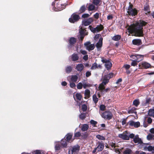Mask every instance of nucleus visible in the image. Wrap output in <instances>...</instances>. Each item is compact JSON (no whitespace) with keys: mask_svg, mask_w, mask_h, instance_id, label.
I'll use <instances>...</instances> for the list:
<instances>
[{"mask_svg":"<svg viewBox=\"0 0 154 154\" xmlns=\"http://www.w3.org/2000/svg\"><path fill=\"white\" fill-rule=\"evenodd\" d=\"M147 23L144 21L140 20L131 24L128 29L129 32L133 33L136 36H142L143 35V27L145 26Z\"/></svg>","mask_w":154,"mask_h":154,"instance_id":"obj_1","label":"nucleus"},{"mask_svg":"<svg viewBox=\"0 0 154 154\" xmlns=\"http://www.w3.org/2000/svg\"><path fill=\"white\" fill-rule=\"evenodd\" d=\"M55 2H53L52 5L53 7H53V10L54 11H60L62 10L63 9L65 8V7L67 5V4H65L62 5L60 4H59L58 3H56V7H55V6L54 5H55Z\"/></svg>","mask_w":154,"mask_h":154,"instance_id":"obj_2","label":"nucleus"},{"mask_svg":"<svg viewBox=\"0 0 154 154\" xmlns=\"http://www.w3.org/2000/svg\"><path fill=\"white\" fill-rule=\"evenodd\" d=\"M137 10L134 8H133L131 5H129L127 11V13L129 15L135 16L137 14Z\"/></svg>","mask_w":154,"mask_h":154,"instance_id":"obj_3","label":"nucleus"},{"mask_svg":"<svg viewBox=\"0 0 154 154\" xmlns=\"http://www.w3.org/2000/svg\"><path fill=\"white\" fill-rule=\"evenodd\" d=\"M88 27L91 31L94 33H97L102 30L103 28V26L101 24L97 25L95 28H93L91 26H89Z\"/></svg>","mask_w":154,"mask_h":154,"instance_id":"obj_4","label":"nucleus"},{"mask_svg":"<svg viewBox=\"0 0 154 154\" xmlns=\"http://www.w3.org/2000/svg\"><path fill=\"white\" fill-rule=\"evenodd\" d=\"M101 116L104 119L109 120L112 118V115L111 112L106 111L102 114Z\"/></svg>","mask_w":154,"mask_h":154,"instance_id":"obj_5","label":"nucleus"},{"mask_svg":"<svg viewBox=\"0 0 154 154\" xmlns=\"http://www.w3.org/2000/svg\"><path fill=\"white\" fill-rule=\"evenodd\" d=\"M102 79L103 81L98 87L99 89H104V86L109 82V80L104 75Z\"/></svg>","mask_w":154,"mask_h":154,"instance_id":"obj_6","label":"nucleus"},{"mask_svg":"<svg viewBox=\"0 0 154 154\" xmlns=\"http://www.w3.org/2000/svg\"><path fill=\"white\" fill-rule=\"evenodd\" d=\"M80 18L79 15L73 13L71 16V17L69 19V21L71 23H74L78 21Z\"/></svg>","mask_w":154,"mask_h":154,"instance_id":"obj_7","label":"nucleus"},{"mask_svg":"<svg viewBox=\"0 0 154 154\" xmlns=\"http://www.w3.org/2000/svg\"><path fill=\"white\" fill-rule=\"evenodd\" d=\"M80 146L78 145L74 146L71 150V153L70 150L69 151V154H77L80 150Z\"/></svg>","mask_w":154,"mask_h":154,"instance_id":"obj_8","label":"nucleus"},{"mask_svg":"<svg viewBox=\"0 0 154 154\" xmlns=\"http://www.w3.org/2000/svg\"><path fill=\"white\" fill-rule=\"evenodd\" d=\"M101 61L103 63H105V67L108 70L110 69L112 67V64L109 60L103 58L101 59Z\"/></svg>","mask_w":154,"mask_h":154,"instance_id":"obj_9","label":"nucleus"},{"mask_svg":"<svg viewBox=\"0 0 154 154\" xmlns=\"http://www.w3.org/2000/svg\"><path fill=\"white\" fill-rule=\"evenodd\" d=\"M129 134L127 131L124 132L123 133L119 134L118 137L124 140H128Z\"/></svg>","mask_w":154,"mask_h":154,"instance_id":"obj_10","label":"nucleus"},{"mask_svg":"<svg viewBox=\"0 0 154 154\" xmlns=\"http://www.w3.org/2000/svg\"><path fill=\"white\" fill-rule=\"evenodd\" d=\"M93 21V19L91 17L85 19L82 21V25L85 26H87L90 25Z\"/></svg>","mask_w":154,"mask_h":154,"instance_id":"obj_11","label":"nucleus"},{"mask_svg":"<svg viewBox=\"0 0 154 154\" xmlns=\"http://www.w3.org/2000/svg\"><path fill=\"white\" fill-rule=\"evenodd\" d=\"M76 42V39L74 37H71L69 38V45H68V48H71L73 45L75 44Z\"/></svg>","mask_w":154,"mask_h":154,"instance_id":"obj_12","label":"nucleus"},{"mask_svg":"<svg viewBox=\"0 0 154 154\" xmlns=\"http://www.w3.org/2000/svg\"><path fill=\"white\" fill-rule=\"evenodd\" d=\"M62 147L60 141H56L54 142V149L56 151L60 150Z\"/></svg>","mask_w":154,"mask_h":154,"instance_id":"obj_13","label":"nucleus"},{"mask_svg":"<svg viewBox=\"0 0 154 154\" xmlns=\"http://www.w3.org/2000/svg\"><path fill=\"white\" fill-rule=\"evenodd\" d=\"M133 141L135 143L138 144H141L143 142L141 139L139 138L138 135H136L134 138Z\"/></svg>","mask_w":154,"mask_h":154,"instance_id":"obj_14","label":"nucleus"},{"mask_svg":"<svg viewBox=\"0 0 154 154\" xmlns=\"http://www.w3.org/2000/svg\"><path fill=\"white\" fill-rule=\"evenodd\" d=\"M102 40L103 39L100 38L96 44V46L97 48L98 51H100L102 45Z\"/></svg>","mask_w":154,"mask_h":154,"instance_id":"obj_15","label":"nucleus"},{"mask_svg":"<svg viewBox=\"0 0 154 154\" xmlns=\"http://www.w3.org/2000/svg\"><path fill=\"white\" fill-rule=\"evenodd\" d=\"M130 125L132 126H134L135 128H138L140 125V123L138 122H135L133 121H130L129 122Z\"/></svg>","mask_w":154,"mask_h":154,"instance_id":"obj_16","label":"nucleus"},{"mask_svg":"<svg viewBox=\"0 0 154 154\" xmlns=\"http://www.w3.org/2000/svg\"><path fill=\"white\" fill-rule=\"evenodd\" d=\"M60 144L62 148H66L67 147V142L66 139H62L61 140Z\"/></svg>","mask_w":154,"mask_h":154,"instance_id":"obj_17","label":"nucleus"},{"mask_svg":"<svg viewBox=\"0 0 154 154\" xmlns=\"http://www.w3.org/2000/svg\"><path fill=\"white\" fill-rule=\"evenodd\" d=\"M143 10L145 12V14H149L150 12V10L149 6V5L146 4L144 5L143 7Z\"/></svg>","mask_w":154,"mask_h":154,"instance_id":"obj_18","label":"nucleus"},{"mask_svg":"<svg viewBox=\"0 0 154 154\" xmlns=\"http://www.w3.org/2000/svg\"><path fill=\"white\" fill-rule=\"evenodd\" d=\"M104 147V144L102 142H100L98 143V145L97 147V151H102Z\"/></svg>","mask_w":154,"mask_h":154,"instance_id":"obj_19","label":"nucleus"},{"mask_svg":"<svg viewBox=\"0 0 154 154\" xmlns=\"http://www.w3.org/2000/svg\"><path fill=\"white\" fill-rule=\"evenodd\" d=\"M132 56L136 57V59L135 60L137 62L142 60L143 58V56L141 55L135 54V55H133Z\"/></svg>","mask_w":154,"mask_h":154,"instance_id":"obj_20","label":"nucleus"},{"mask_svg":"<svg viewBox=\"0 0 154 154\" xmlns=\"http://www.w3.org/2000/svg\"><path fill=\"white\" fill-rule=\"evenodd\" d=\"M84 66L82 64L80 63L78 64L76 66V69L77 71L79 72L82 71L83 69Z\"/></svg>","mask_w":154,"mask_h":154,"instance_id":"obj_21","label":"nucleus"},{"mask_svg":"<svg viewBox=\"0 0 154 154\" xmlns=\"http://www.w3.org/2000/svg\"><path fill=\"white\" fill-rule=\"evenodd\" d=\"M72 134L71 133H68L66 135L65 138H66V139L68 142H69L71 140V141H72Z\"/></svg>","mask_w":154,"mask_h":154,"instance_id":"obj_22","label":"nucleus"},{"mask_svg":"<svg viewBox=\"0 0 154 154\" xmlns=\"http://www.w3.org/2000/svg\"><path fill=\"white\" fill-rule=\"evenodd\" d=\"M79 59V57L77 54L74 53L71 55V59L73 61H77Z\"/></svg>","mask_w":154,"mask_h":154,"instance_id":"obj_23","label":"nucleus"},{"mask_svg":"<svg viewBox=\"0 0 154 154\" xmlns=\"http://www.w3.org/2000/svg\"><path fill=\"white\" fill-rule=\"evenodd\" d=\"M132 42L134 45H139L141 44V41L139 39H134L133 40Z\"/></svg>","mask_w":154,"mask_h":154,"instance_id":"obj_24","label":"nucleus"},{"mask_svg":"<svg viewBox=\"0 0 154 154\" xmlns=\"http://www.w3.org/2000/svg\"><path fill=\"white\" fill-rule=\"evenodd\" d=\"M78 76L76 75H72L70 78L71 81L73 82H76L78 79Z\"/></svg>","mask_w":154,"mask_h":154,"instance_id":"obj_25","label":"nucleus"},{"mask_svg":"<svg viewBox=\"0 0 154 154\" xmlns=\"http://www.w3.org/2000/svg\"><path fill=\"white\" fill-rule=\"evenodd\" d=\"M89 128V126L87 124H83L81 128V130L83 131H87Z\"/></svg>","mask_w":154,"mask_h":154,"instance_id":"obj_26","label":"nucleus"},{"mask_svg":"<svg viewBox=\"0 0 154 154\" xmlns=\"http://www.w3.org/2000/svg\"><path fill=\"white\" fill-rule=\"evenodd\" d=\"M72 69V66H68L65 68V72L67 73H69L71 72Z\"/></svg>","mask_w":154,"mask_h":154,"instance_id":"obj_27","label":"nucleus"},{"mask_svg":"<svg viewBox=\"0 0 154 154\" xmlns=\"http://www.w3.org/2000/svg\"><path fill=\"white\" fill-rule=\"evenodd\" d=\"M95 48V45L94 44H90L87 47L86 49L88 51L93 50Z\"/></svg>","mask_w":154,"mask_h":154,"instance_id":"obj_28","label":"nucleus"},{"mask_svg":"<svg viewBox=\"0 0 154 154\" xmlns=\"http://www.w3.org/2000/svg\"><path fill=\"white\" fill-rule=\"evenodd\" d=\"M142 66L145 69H147L149 68L150 66V64L146 62L143 63L142 64Z\"/></svg>","mask_w":154,"mask_h":154,"instance_id":"obj_29","label":"nucleus"},{"mask_svg":"<svg viewBox=\"0 0 154 154\" xmlns=\"http://www.w3.org/2000/svg\"><path fill=\"white\" fill-rule=\"evenodd\" d=\"M86 9V6L85 5H83L81 7V8L79 11V13H82L84 12Z\"/></svg>","mask_w":154,"mask_h":154,"instance_id":"obj_30","label":"nucleus"},{"mask_svg":"<svg viewBox=\"0 0 154 154\" xmlns=\"http://www.w3.org/2000/svg\"><path fill=\"white\" fill-rule=\"evenodd\" d=\"M121 38V36L119 35H117L112 37V39L115 41H118Z\"/></svg>","mask_w":154,"mask_h":154,"instance_id":"obj_31","label":"nucleus"},{"mask_svg":"<svg viewBox=\"0 0 154 154\" xmlns=\"http://www.w3.org/2000/svg\"><path fill=\"white\" fill-rule=\"evenodd\" d=\"M144 149L145 150H147L149 151H154V146L152 147V146H149L148 147H144Z\"/></svg>","mask_w":154,"mask_h":154,"instance_id":"obj_32","label":"nucleus"},{"mask_svg":"<svg viewBox=\"0 0 154 154\" xmlns=\"http://www.w3.org/2000/svg\"><path fill=\"white\" fill-rule=\"evenodd\" d=\"M136 108L135 107H132L131 109L128 110V112L129 114L131 113H136L137 112L135 111Z\"/></svg>","mask_w":154,"mask_h":154,"instance_id":"obj_33","label":"nucleus"},{"mask_svg":"<svg viewBox=\"0 0 154 154\" xmlns=\"http://www.w3.org/2000/svg\"><path fill=\"white\" fill-rule=\"evenodd\" d=\"M95 8V6L92 4L90 5L88 8V10L89 11L94 10Z\"/></svg>","mask_w":154,"mask_h":154,"instance_id":"obj_34","label":"nucleus"},{"mask_svg":"<svg viewBox=\"0 0 154 154\" xmlns=\"http://www.w3.org/2000/svg\"><path fill=\"white\" fill-rule=\"evenodd\" d=\"M140 102L138 99L134 100L133 104L135 106L137 107L140 104Z\"/></svg>","mask_w":154,"mask_h":154,"instance_id":"obj_35","label":"nucleus"},{"mask_svg":"<svg viewBox=\"0 0 154 154\" xmlns=\"http://www.w3.org/2000/svg\"><path fill=\"white\" fill-rule=\"evenodd\" d=\"M114 75L113 73H110L109 74L105 75L104 76L109 80V79L112 78Z\"/></svg>","mask_w":154,"mask_h":154,"instance_id":"obj_36","label":"nucleus"},{"mask_svg":"<svg viewBox=\"0 0 154 154\" xmlns=\"http://www.w3.org/2000/svg\"><path fill=\"white\" fill-rule=\"evenodd\" d=\"M148 114L149 116L153 117L154 118V109H149V111Z\"/></svg>","mask_w":154,"mask_h":154,"instance_id":"obj_37","label":"nucleus"},{"mask_svg":"<svg viewBox=\"0 0 154 154\" xmlns=\"http://www.w3.org/2000/svg\"><path fill=\"white\" fill-rule=\"evenodd\" d=\"M132 151L129 149H127L123 152V154H131Z\"/></svg>","mask_w":154,"mask_h":154,"instance_id":"obj_38","label":"nucleus"},{"mask_svg":"<svg viewBox=\"0 0 154 154\" xmlns=\"http://www.w3.org/2000/svg\"><path fill=\"white\" fill-rule=\"evenodd\" d=\"M43 153V151L41 150H36L34 151L33 154H42Z\"/></svg>","mask_w":154,"mask_h":154,"instance_id":"obj_39","label":"nucleus"},{"mask_svg":"<svg viewBox=\"0 0 154 154\" xmlns=\"http://www.w3.org/2000/svg\"><path fill=\"white\" fill-rule=\"evenodd\" d=\"M79 118L82 120H84L86 117V114L85 113H81L79 116Z\"/></svg>","mask_w":154,"mask_h":154,"instance_id":"obj_40","label":"nucleus"},{"mask_svg":"<svg viewBox=\"0 0 154 154\" xmlns=\"http://www.w3.org/2000/svg\"><path fill=\"white\" fill-rule=\"evenodd\" d=\"M97 68V64L96 63H95L93 64L91 67V70H94Z\"/></svg>","mask_w":154,"mask_h":154,"instance_id":"obj_41","label":"nucleus"},{"mask_svg":"<svg viewBox=\"0 0 154 154\" xmlns=\"http://www.w3.org/2000/svg\"><path fill=\"white\" fill-rule=\"evenodd\" d=\"M93 100L95 103H96L97 102L98 100V99L97 97L95 94H94L93 95Z\"/></svg>","mask_w":154,"mask_h":154,"instance_id":"obj_42","label":"nucleus"},{"mask_svg":"<svg viewBox=\"0 0 154 154\" xmlns=\"http://www.w3.org/2000/svg\"><path fill=\"white\" fill-rule=\"evenodd\" d=\"M96 137L97 138L100 140H105V138L104 137L100 134L97 135L96 136Z\"/></svg>","mask_w":154,"mask_h":154,"instance_id":"obj_43","label":"nucleus"},{"mask_svg":"<svg viewBox=\"0 0 154 154\" xmlns=\"http://www.w3.org/2000/svg\"><path fill=\"white\" fill-rule=\"evenodd\" d=\"M83 87V88L85 89L87 87H89V84L85 81H82Z\"/></svg>","mask_w":154,"mask_h":154,"instance_id":"obj_44","label":"nucleus"},{"mask_svg":"<svg viewBox=\"0 0 154 154\" xmlns=\"http://www.w3.org/2000/svg\"><path fill=\"white\" fill-rule=\"evenodd\" d=\"M153 135L150 134H149L146 137L147 139L148 140H150L152 139H153Z\"/></svg>","mask_w":154,"mask_h":154,"instance_id":"obj_45","label":"nucleus"},{"mask_svg":"<svg viewBox=\"0 0 154 154\" xmlns=\"http://www.w3.org/2000/svg\"><path fill=\"white\" fill-rule=\"evenodd\" d=\"M76 99L79 100H81L82 98V96L80 93H77L75 94Z\"/></svg>","mask_w":154,"mask_h":154,"instance_id":"obj_46","label":"nucleus"},{"mask_svg":"<svg viewBox=\"0 0 154 154\" xmlns=\"http://www.w3.org/2000/svg\"><path fill=\"white\" fill-rule=\"evenodd\" d=\"M83 87L82 82H79L77 85V88L79 89H81Z\"/></svg>","mask_w":154,"mask_h":154,"instance_id":"obj_47","label":"nucleus"},{"mask_svg":"<svg viewBox=\"0 0 154 154\" xmlns=\"http://www.w3.org/2000/svg\"><path fill=\"white\" fill-rule=\"evenodd\" d=\"M100 0H93V3L96 5H98L100 3Z\"/></svg>","mask_w":154,"mask_h":154,"instance_id":"obj_48","label":"nucleus"},{"mask_svg":"<svg viewBox=\"0 0 154 154\" xmlns=\"http://www.w3.org/2000/svg\"><path fill=\"white\" fill-rule=\"evenodd\" d=\"M90 94V91L88 89H86L85 91V94L86 96H89Z\"/></svg>","mask_w":154,"mask_h":154,"instance_id":"obj_49","label":"nucleus"},{"mask_svg":"<svg viewBox=\"0 0 154 154\" xmlns=\"http://www.w3.org/2000/svg\"><path fill=\"white\" fill-rule=\"evenodd\" d=\"M137 62L136 61V60H132V63H131V65L132 66H135L137 64Z\"/></svg>","mask_w":154,"mask_h":154,"instance_id":"obj_50","label":"nucleus"},{"mask_svg":"<svg viewBox=\"0 0 154 154\" xmlns=\"http://www.w3.org/2000/svg\"><path fill=\"white\" fill-rule=\"evenodd\" d=\"M105 87L104 86V89L101 90V89H99L100 91H101L102 93H104L105 92H107L109 90V88H107L106 89H105Z\"/></svg>","mask_w":154,"mask_h":154,"instance_id":"obj_51","label":"nucleus"},{"mask_svg":"<svg viewBox=\"0 0 154 154\" xmlns=\"http://www.w3.org/2000/svg\"><path fill=\"white\" fill-rule=\"evenodd\" d=\"M82 109L83 112L85 111L87 109V107L86 105L85 104H83L82 106Z\"/></svg>","mask_w":154,"mask_h":154,"instance_id":"obj_52","label":"nucleus"},{"mask_svg":"<svg viewBox=\"0 0 154 154\" xmlns=\"http://www.w3.org/2000/svg\"><path fill=\"white\" fill-rule=\"evenodd\" d=\"M100 110L103 111L105 109L106 106L104 105H101L100 106Z\"/></svg>","mask_w":154,"mask_h":154,"instance_id":"obj_53","label":"nucleus"},{"mask_svg":"<svg viewBox=\"0 0 154 154\" xmlns=\"http://www.w3.org/2000/svg\"><path fill=\"white\" fill-rule=\"evenodd\" d=\"M90 122L91 125H96L97 123V122L93 120H91L90 121Z\"/></svg>","mask_w":154,"mask_h":154,"instance_id":"obj_54","label":"nucleus"},{"mask_svg":"<svg viewBox=\"0 0 154 154\" xmlns=\"http://www.w3.org/2000/svg\"><path fill=\"white\" fill-rule=\"evenodd\" d=\"M91 75V72L88 71L86 72L85 74V76L87 77H89Z\"/></svg>","mask_w":154,"mask_h":154,"instance_id":"obj_55","label":"nucleus"},{"mask_svg":"<svg viewBox=\"0 0 154 154\" xmlns=\"http://www.w3.org/2000/svg\"><path fill=\"white\" fill-rule=\"evenodd\" d=\"M134 134H129L128 135V137H129V138H133L134 139Z\"/></svg>","mask_w":154,"mask_h":154,"instance_id":"obj_56","label":"nucleus"},{"mask_svg":"<svg viewBox=\"0 0 154 154\" xmlns=\"http://www.w3.org/2000/svg\"><path fill=\"white\" fill-rule=\"evenodd\" d=\"M70 86L71 88H73L75 87V83L72 82L70 83Z\"/></svg>","mask_w":154,"mask_h":154,"instance_id":"obj_57","label":"nucleus"},{"mask_svg":"<svg viewBox=\"0 0 154 154\" xmlns=\"http://www.w3.org/2000/svg\"><path fill=\"white\" fill-rule=\"evenodd\" d=\"M110 145L111 146L112 148H114L116 147V144L115 143L112 142L110 143Z\"/></svg>","mask_w":154,"mask_h":154,"instance_id":"obj_58","label":"nucleus"},{"mask_svg":"<svg viewBox=\"0 0 154 154\" xmlns=\"http://www.w3.org/2000/svg\"><path fill=\"white\" fill-rule=\"evenodd\" d=\"M89 16V15L88 14H83L82 16V17L84 18L88 17Z\"/></svg>","mask_w":154,"mask_h":154,"instance_id":"obj_59","label":"nucleus"},{"mask_svg":"<svg viewBox=\"0 0 154 154\" xmlns=\"http://www.w3.org/2000/svg\"><path fill=\"white\" fill-rule=\"evenodd\" d=\"M81 135V134L79 132H76L75 134V136L76 137H80Z\"/></svg>","mask_w":154,"mask_h":154,"instance_id":"obj_60","label":"nucleus"},{"mask_svg":"<svg viewBox=\"0 0 154 154\" xmlns=\"http://www.w3.org/2000/svg\"><path fill=\"white\" fill-rule=\"evenodd\" d=\"M94 17L96 19H98L99 17V14L98 13H96L94 16Z\"/></svg>","mask_w":154,"mask_h":154,"instance_id":"obj_61","label":"nucleus"},{"mask_svg":"<svg viewBox=\"0 0 154 154\" xmlns=\"http://www.w3.org/2000/svg\"><path fill=\"white\" fill-rule=\"evenodd\" d=\"M147 122L149 124H150L152 123V119L150 117H148L147 119Z\"/></svg>","mask_w":154,"mask_h":154,"instance_id":"obj_62","label":"nucleus"},{"mask_svg":"<svg viewBox=\"0 0 154 154\" xmlns=\"http://www.w3.org/2000/svg\"><path fill=\"white\" fill-rule=\"evenodd\" d=\"M124 67L126 69H129L130 67V65L128 64L124 65Z\"/></svg>","mask_w":154,"mask_h":154,"instance_id":"obj_63","label":"nucleus"},{"mask_svg":"<svg viewBox=\"0 0 154 154\" xmlns=\"http://www.w3.org/2000/svg\"><path fill=\"white\" fill-rule=\"evenodd\" d=\"M81 53L83 55H86L87 54V52L85 50H82L80 51Z\"/></svg>","mask_w":154,"mask_h":154,"instance_id":"obj_64","label":"nucleus"}]
</instances>
